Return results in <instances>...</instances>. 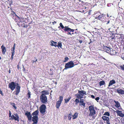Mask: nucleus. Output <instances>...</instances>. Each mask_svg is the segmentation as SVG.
Here are the masks:
<instances>
[{"label": "nucleus", "mask_w": 124, "mask_h": 124, "mask_svg": "<svg viewBox=\"0 0 124 124\" xmlns=\"http://www.w3.org/2000/svg\"><path fill=\"white\" fill-rule=\"evenodd\" d=\"M89 109L90 112L89 116L92 117L93 119H95V117L94 115L96 114V111L94 108L93 106L91 105L89 106Z\"/></svg>", "instance_id": "f257e3e1"}, {"label": "nucleus", "mask_w": 124, "mask_h": 124, "mask_svg": "<svg viewBox=\"0 0 124 124\" xmlns=\"http://www.w3.org/2000/svg\"><path fill=\"white\" fill-rule=\"evenodd\" d=\"M74 65L73 62L71 61L65 64V68L63 69V71H64L65 70H67L69 68H71L74 67Z\"/></svg>", "instance_id": "f03ea898"}, {"label": "nucleus", "mask_w": 124, "mask_h": 124, "mask_svg": "<svg viewBox=\"0 0 124 124\" xmlns=\"http://www.w3.org/2000/svg\"><path fill=\"white\" fill-rule=\"evenodd\" d=\"M40 100L41 102L43 103L46 104L47 101V96L45 95L41 94L40 97Z\"/></svg>", "instance_id": "7ed1b4c3"}, {"label": "nucleus", "mask_w": 124, "mask_h": 124, "mask_svg": "<svg viewBox=\"0 0 124 124\" xmlns=\"http://www.w3.org/2000/svg\"><path fill=\"white\" fill-rule=\"evenodd\" d=\"M46 106L44 104L41 105L39 108V111L40 112L43 114L44 115L46 112Z\"/></svg>", "instance_id": "20e7f679"}, {"label": "nucleus", "mask_w": 124, "mask_h": 124, "mask_svg": "<svg viewBox=\"0 0 124 124\" xmlns=\"http://www.w3.org/2000/svg\"><path fill=\"white\" fill-rule=\"evenodd\" d=\"M8 86V88H10L11 90L13 91L16 88V83L13 82H11L9 83Z\"/></svg>", "instance_id": "39448f33"}, {"label": "nucleus", "mask_w": 124, "mask_h": 124, "mask_svg": "<svg viewBox=\"0 0 124 124\" xmlns=\"http://www.w3.org/2000/svg\"><path fill=\"white\" fill-rule=\"evenodd\" d=\"M102 118L104 121V123H105V121H106V123L107 124H110V119L108 117L105 116H103L102 117Z\"/></svg>", "instance_id": "423d86ee"}, {"label": "nucleus", "mask_w": 124, "mask_h": 124, "mask_svg": "<svg viewBox=\"0 0 124 124\" xmlns=\"http://www.w3.org/2000/svg\"><path fill=\"white\" fill-rule=\"evenodd\" d=\"M14 115L16 116H15L13 115L11 117V118H9V120H13L14 119L15 120L17 121H19V116L17 113L15 114Z\"/></svg>", "instance_id": "0eeeda50"}, {"label": "nucleus", "mask_w": 124, "mask_h": 124, "mask_svg": "<svg viewBox=\"0 0 124 124\" xmlns=\"http://www.w3.org/2000/svg\"><path fill=\"white\" fill-rule=\"evenodd\" d=\"M25 115L27 116L28 120L31 121V119L32 116L30 112L28 111H26L25 112Z\"/></svg>", "instance_id": "6e6552de"}, {"label": "nucleus", "mask_w": 124, "mask_h": 124, "mask_svg": "<svg viewBox=\"0 0 124 124\" xmlns=\"http://www.w3.org/2000/svg\"><path fill=\"white\" fill-rule=\"evenodd\" d=\"M32 121L33 122L32 124H37L38 120V118L37 116H33L32 117Z\"/></svg>", "instance_id": "1a4fd4ad"}, {"label": "nucleus", "mask_w": 124, "mask_h": 124, "mask_svg": "<svg viewBox=\"0 0 124 124\" xmlns=\"http://www.w3.org/2000/svg\"><path fill=\"white\" fill-rule=\"evenodd\" d=\"M64 30L65 32L67 31L68 32L69 31H70V32H73L74 31V30L71 29L67 26H65V28L64 29Z\"/></svg>", "instance_id": "9d476101"}, {"label": "nucleus", "mask_w": 124, "mask_h": 124, "mask_svg": "<svg viewBox=\"0 0 124 124\" xmlns=\"http://www.w3.org/2000/svg\"><path fill=\"white\" fill-rule=\"evenodd\" d=\"M108 54H110L111 55H114L116 54V52L115 50H113L112 48H111L109 51Z\"/></svg>", "instance_id": "9b49d317"}, {"label": "nucleus", "mask_w": 124, "mask_h": 124, "mask_svg": "<svg viewBox=\"0 0 124 124\" xmlns=\"http://www.w3.org/2000/svg\"><path fill=\"white\" fill-rule=\"evenodd\" d=\"M115 112L117 113L118 116L120 117H123L124 116V114L122 113V111L117 110L115 111Z\"/></svg>", "instance_id": "f8f14e48"}, {"label": "nucleus", "mask_w": 124, "mask_h": 124, "mask_svg": "<svg viewBox=\"0 0 124 124\" xmlns=\"http://www.w3.org/2000/svg\"><path fill=\"white\" fill-rule=\"evenodd\" d=\"M17 86L16 87V95L18 94L20 92V87L18 83H17Z\"/></svg>", "instance_id": "ddd939ff"}, {"label": "nucleus", "mask_w": 124, "mask_h": 124, "mask_svg": "<svg viewBox=\"0 0 124 124\" xmlns=\"http://www.w3.org/2000/svg\"><path fill=\"white\" fill-rule=\"evenodd\" d=\"M78 93H79L81 95L82 97H83V96L84 95H86V92L84 91L79 90L78 92Z\"/></svg>", "instance_id": "4468645a"}, {"label": "nucleus", "mask_w": 124, "mask_h": 124, "mask_svg": "<svg viewBox=\"0 0 124 124\" xmlns=\"http://www.w3.org/2000/svg\"><path fill=\"white\" fill-rule=\"evenodd\" d=\"M103 48L104 50V51L107 53H108L110 48L109 47H107L106 46H104L103 47Z\"/></svg>", "instance_id": "2eb2a0df"}, {"label": "nucleus", "mask_w": 124, "mask_h": 124, "mask_svg": "<svg viewBox=\"0 0 124 124\" xmlns=\"http://www.w3.org/2000/svg\"><path fill=\"white\" fill-rule=\"evenodd\" d=\"M104 17L103 16V15H99L97 17H96L95 19H98L99 20H101L102 22H103L104 21L102 20V19L103 18H104Z\"/></svg>", "instance_id": "dca6fc26"}, {"label": "nucleus", "mask_w": 124, "mask_h": 124, "mask_svg": "<svg viewBox=\"0 0 124 124\" xmlns=\"http://www.w3.org/2000/svg\"><path fill=\"white\" fill-rule=\"evenodd\" d=\"M116 92L119 94H124V91L122 89H117V90Z\"/></svg>", "instance_id": "f3484780"}, {"label": "nucleus", "mask_w": 124, "mask_h": 124, "mask_svg": "<svg viewBox=\"0 0 124 124\" xmlns=\"http://www.w3.org/2000/svg\"><path fill=\"white\" fill-rule=\"evenodd\" d=\"M1 48L2 49V54H5L6 51L5 47L3 46V45H2L1 46Z\"/></svg>", "instance_id": "a211bd4d"}, {"label": "nucleus", "mask_w": 124, "mask_h": 124, "mask_svg": "<svg viewBox=\"0 0 124 124\" xmlns=\"http://www.w3.org/2000/svg\"><path fill=\"white\" fill-rule=\"evenodd\" d=\"M116 81L114 79H112L110 81L108 85V87H109L111 85H113L115 84Z\"/></svg>", "instance_id": "6ab92c4d"}, {"label": "nucleus", "mask_w": 124, "mask_h": 124, "mask_svg": "<svg viewBox=\"0 0 124 124\" xmlns=\"http://www.w3.org/2000/svg\"><path fill=\"white\" fill-rule=\"evenodd\" d=\"M114 102L116 104L115 106L116 108H118L120 107V104L118 101L114 100Z\"/></svg>", "instance_id": "aec40b11"}, {"label": "nucleus", "mask_w": 124, "mask_h": 124, "mask_svg": "<svg viewBox=\"0 0 124 124\" xmlns=\"http://www.w3.org/2000/svg\"><path fill=\"white\" fill-rule=\"evenodd\" d=\"M51 44H50V45L52 46H54L55 47H56L57 46V45L56 44L57 43L56 42H54L53 40H51Z\"/></svg>", "instance_id": "412c9836"}, {"label": "nucleus", "mask_w": 124, "mask_h": 124, "mask_svg": "<svg viewBox=\"0 0 124 124\" xmlns=\"http://www.w3.org/2000/svg\"><path fill=\"white\" fill-rule=\"evenodd\" d=\"M79 103H80V105H81L85 107V103H84L83 99H81L79 101Z\"/></svg>", "instance_id": "4be33fe9"}, {"label": "nucleus", "mask_w": 124, "mask_h": 124, "mask_svg": "<svg viewBox=\"0 0 124 124\" xmlns=\"http://www.w3.org/2000/svg\"><path fill=\"white\" fill-rule=\"evenodd\" d=\"M61 102H60L59 101H57L56 104V107L57 108H59L61 104Z\"/></svg>", "instance_id": "5701e85b"}, {"label": "nucleus", "mask_w": 124, "mask_h": 124, "mask_svg": "<svg viewBox=\"0 0 124 124\" xmlns=\"http://www.w3.org/2000/svg\"><path fill=\"white\" fill-rule=\"evenodd\" d=\"M39 113V111L38 110H37L32 113V115L34 116H37V115Z\"/></svg>", "instance_id": "b1692460"}, {"label": "nucleus", "mask_w": 124, "mask_h": 124, "mask_svg": "<svg viewBox=\"0 0 124 124\" xmlns=\"http://www.w3.org/2000/svg\"><path fill=\"white\" fill-rule=\"evenodd\" d=\"M78 113L77 112L75 113L74 115L73 116V119H74L76 118L78 116Z\"/></svg>", "instance_id": "393cba45"}, {"label": "nucleus", "mask_w": 124, "mask_h": 124, "mask_svg": "<svg viewBox=\"0 0 124 124\" xmlns=\"http://www.w3.org/2000/svg\"><path fill=\"white\" fill-rule=\"evenodd\" d=\"M12 13H11V14L13 16L12 17V18L13 19H14L15 17H16L18 16L16 14L15 12L14 11H12Z\"/></svg>", "instance_id": "a878e982"}, {"label": "nucleus", "mask_w": 124, "mask_h": 124, "mask_svg": "<svg viewBox=\"0 0 124 124\" xmlns=\"http://www.w3.org/2000/svg\"><path fill=\"white\" fill-rule=\"evenodd\" d=\"M99 85L100 86H101L102 85H105V83L104 81L102 80V81H101L99 83Z\"/></svg>", "instance_id": "bb28decb"}, {"label": "nucleus", "mask_w": 124, "mask_h": 124, "mask_svg": "<svg viewBox=\"0 0 124 124\" xmlns=\"http://www.w3.org/2000/svg\"><path fill=\"white\" fill-rule=\"evenodd\" d=\"M42 94H43L44 95H48L49 94V92L45 90L42 91Z\"/></svg>", "instance_id": "cd10ccee"}, {"label": "nucleus", "mask_w": 124, "mask_h": 124, "mask_svg": "<svg viewBox=\"0 0 124 124\" xmlns=\"http://www.w3.org/2000/svg\"><path fill=\"white\" fill-rule=\"evenodd\" d=\"M76 97L78 98L81 99L83 98V97H82L80 94L79 93H77L76 94Z\"/></svg>", "instance_id": "c85d7f7f"}, {"label": "nucleus", "mask_w": 124, "mask_h": 124, "mask_svg": "<svg viewBox=\"0 0 124 124\" xmlns=\"http://www.w3.org/2000/svg\"><path fill=\"white\" fill-rule=\"evenodd\" d=\"M72 117V115L71 113L69 114L68 116V119L69 120H70Z\"/></svg>", "instance_id": "c756f323"}, {"label": "nucleus", "mask_w": 124, "mask_h": 124, "mask_svg": "<svg viewBox=\"0 0 124 124\" xmlns=\"http://www.w3.org/2000/svg\"><path fill=\"white\" fill-rule=\"evenodd\" d=\"M18 17L19 20L21 22H23L24 21V18L23 17H20L18 16H17Z\"/></svg>", "instance_id": "7c9ffc66"}, {"label": "nucleus", "mask_w": 124, "mask_h": 124, "mask_svg": "<svg viewBox=\"0 0 124 124\" xmlns=\"http://www.w3.org/2000/svg\"><path fill=\"white\" fill-rule=\"evenodd\" d=\"M71 98V97H70L67 99H65V103H67L69 101Z\"/></svg>", "instance_id": "2f4dec72"}, {"label": "nucleus", "mask_w": 124, "mask_h": 124, "mask_svg": "<svg viewBox=\"0 0 124 124\" xmlns=\"http://www.w3.org/2000/svg\"><path fill=\"white\" fill-rule=\"evenodd\" d=\"M62 44L61 42H58V45L57 46L59 47L62 48Z\"/></svg>", "instance_id": "473e14b6"}, {"label": "nucleus", "mask_w": 124, "mask_h": 124, "mask_svg": "<svg viewBox=\"0 0 124 124\" xmlns=\"http://www.w3.org/2000/svg\"><path fill=\"white\" fill-rule=\"evenodd\" d=\"M104 115H106L109 116H110V114L108 112H105V113L103 114V116H104Z\"/></svg>", "instance_id": "72a5a7b5"}, {"label": "nucleus", "mask_w": 124, "mask_h": 124, "mask_svg": "<svg viewBox=\"0 0 124 124\" xmlns=\"http://www.w3.org/2000/svg\"><path fill=\"white\" fill-rule=\"evenodd\" d=\"M63 97L62 96H60L59 97V100L58 101H59L60 102H62V101L63 100Z\"/></svg>", "instance_id": "f704fd0d"}, {"label": "nucleus", "mask_w": 124, "mask_h": 124, "mask_svg": "<svg viewBox=\"0 0 124 124\" xmlns=\"http://www.w3.org/2000/svg\"><path fill=\"white\" fill-rule=\"evenodd\" d=\"M60 26L61 27L62 29H63L65 28V27H64V26L62 25V23H60L59 24Z\"/></svg>", "instance_id": "c9c22d12"}, {"label": "nucleus", "mask_w": 124, "mask_h": 124, "mask_svg": "<svg viewBox=\"0 0 124 124\" xmlns=\"http://www.w3.org/2000/svg\"><path fill=\"white\" fill-rule=\"evenodd\" d=\"M75 101L76 102V104H77L79 102V101L78 99H76Z\"/></svg>", "instance_id": "e433bc0d"}, {"label": "nucleus", "mask_w": 124, "mask_h": 124, "mask_svg": "<svg viewBox=\"0 0 124 124\" xmlns=\"http://www.w3.org/2000/svg\"><path fill=\"white\" fill-rule=\"evenodd\" d=\"M31 92L29 91L28 92L27 94L28 97L29 99H30L31 98Z\"/></svg>", "instance_id": "4c0bfd02"}, {"label": "nucleus", "mask_w": 124, "mask_h": 124, "mask_svg": "<svg viewBox=\"0 0 124 124\" xmlns=\"http://www.w3.org/2000/svg\"><path fill=\"white\" fill-rule=\"evenodd\" d=\"M65 60L64 61V62H66L68 60L69 58L68 57H65Z\"/></svg>", "instance_id": "58836bf2"}, {"label": "nucleus", "mask_w": 124, "mask_h": 124, "mask_svg": "<svg viewBox=\"0 0 124 124\" xmlns=\"http://www.w3.org/2000/svg\"><path fill=\"white\" fill-rule=\"evenodd\" d=\"M95 100L97 102H98V101L100 99V98L99 97H97L95 98Z\"/></svg>", "instance_id": "ea45409f"}, {"label": "nucleus", "mask_w": 124, "mask_h": 124, "mask_svg": "<svg viewBox=\"0 0 124 124\" xmlns=\"http://www.w3.org/2000/svg\"><path fill=\"white\" fill-rule=\"evenodd\" d=\"M12 106L15 109H16L17 108V107L15 106V104L14 103H13Z\"/></svg>", "instance_id": "a19ab883"}, {"label": "nucleus", "mask_w": 124, "mask_h": 124, "mask_svg": "<svg viewBox=\"0 0 124 124\" xmlns=\"http://www.w3.org/2000/svg\"><path fill=\"white\" fill-rule=\"evenodd\" d=\"M120 67L121 68V69L122 70H124V65H121L120 66Z\"/></svg>", "instance_id": "79ce46f5"}, {"label": "nucleus", "mask_w": 124, "mask_h": 124, "mask_svg": "<svg viewBox=\"0 0 124 124\" xmlns=\"http://www.w3.org/2000/svg\"><path fill=\"white\" fill-rule=\"evenodd\" d=\"M18 18V17H15V19L14 20L16 22H17V21Z\"/></svg>", "instance_id": "37998d69"}, {"label": "nucleus", "mask_w": 124, "mask_h": 124, "mask_svg": "<svg viewBox=\"0 0 124 124\" xmlns=\"http://www.w3.org/2000/svg\"><path fill=\"white\" fill-rule=\"evenodd\" d=\"M12 52V54L13 55H14L15 54V50H13V49H12L11 50Z\"/></svg>", "instance_id": "c03bdc74"}, {"label": "nucleus", "mask_w": 124, "mask_h": 124, "mask_svg": "<svg viewBox=\"0 0 124 124\" xmlns=\"http://www.w3.org/2000/svg\"><path fill=\"white\" fill-rule=\"evenodd\" d=\"M105 22H107L106 24L107 25L109 23L110 20H108L107 21H105Z\"/></svg>", "instance_id": "a18cd8bd"}, {"label": "nucleus", "mask_w": 124, "mask_h": 124, "mask_svg": "<svg viewBox=\"0 0 124 124\" xmlns=\"http://www.w3.org/2000/svg\"><path fill=\"white\" fill-rule=\"evenodd\" d=\"M9 117H11L12 116H11V111H9Z\"/></svg>", "instance_id": "49530a36"}, {"label": "nucleus", "mask_w": 124, "mask_h": 124, "mask_svg": "<svg viewBox=\"0 0 124 124\" xmlns=\"http://www.w3.org/2000/svg\"><path fill=\"white\" fill-rule=\"evenodd\" d=\"M0 94H1L2 96H3V94L2 93V91H1L0 88Z\"/></svg>", "instance_id": "de8ad7c7"}, {"label": "nucleus", "mask_w": 124, "mask_h": 124, "mask_svg": "<svg viewBox=\"0 0 124 124\" xmlns=\"http://www.w3.org/2000/svg\"><path fill=\"white\" fill-rule=\"evenodd\" d=\"M91 97L93 99H95V97L94 95H91Z\"/></svg>", "instance_id": "09e8293b"}, {"label": "nucleus", "mask_w": 124, "mask_h": 124, "mask_svg": "<svg viewBox=\"0 0 124 124\" xmlns=\"http://www.w3.org/2000/svg\"><path fill=\"white\" fill-rule=\"evenodd\" d=\"M67 34L68 35H70L71 36L72 35V34L70 32H68Z\"/></svg>", "instance_id": "8fccbe9b"}, {"label": "nucleus", "mask_w": 124, "mask_h": 124, "mask_svg": "<svg viewBox=\"0 0 124 124\" xmlns=\"http://www.w3.org/2000/svg\"><path fill=\"white\" fill-rule=\"evenodd\" d=\"M123 56L122 55L121 56V58L124 60V54H123Z\"/></svg>", "instance_id": "3c124183"}, {"label": "nucleus", "mask_w": 124, "mask_h": 124, "mask_svg": "<svg viewBox=\"0 0 124 124\" xmlns=\"http://www.w3.org/2000/svg\"><path fill=\"white\" fill-rule=\"evenodd\" d=\"M14 55H12H12H11V60H12L13 59V56Z\"/></svg>", "instance_id": "603ef678"}, {"label": "nucleus", "mask_w": 124, "mask_h": 124, "mask_svg": "<svg viewBox=\"0 0 124 124\" xmlns=\"http://www.w3.org/2000/svg\"><path fill=\"white\" fill-rule=\"evenodd\" d=\"M92 11L91 10H90L88 12V15H90L91 14V11Z\"/></svg>", "instance_id": "864d4df0"}, {"label": "nucleus", "mask_w": 124, "mask_h": 124, "mask_svg": "<svg viewBox=\"0 0 124 124\" xmlns=\"http://www.w3.org/2000/svg\"><path fill=\"white\" fill-rule=\"evenodd\" d=\"M52 23L54 25V24L55 23H56V22L55 21H54V22H52Z\"/></svg>", "instance_id": "5fc2aeb1"}, {"label": "nucleus", "mask_w": 124, "mask_h": 124, "mask_svg": "<svg viewBox=\"0 0 124 124\" xmlns=\"http://www.w3.org/2000/svg\"><path fill=\"white\" fill-rule=\"evenodd\" d=\"M37 59H36V60H33V63L34 62H36L37 61Z\"/></svg>", "instance_id": "6e6d98bb"}, {"label": "nucleus", "mask_w": 124, "mask_h": 124, "mask_svg": "<svg viewBox=\"0 0 124 124\" xmlns=\"http://www.w3.org/2000/svg\"><path fill=\"white\" fill-rule=\"evenodd\" d=\"M79 42H80V43H81L82 42V40H79Z\"/></svg>", "instance_id": "4d7b16f0"}, {"label": "nucleus", "mask_w": 124, "mask_h": 124, "mask_svg": "<svg viewBox=\"0 0 124 124\" xmlns=\"http://www.w3.org/2000/svg\"><path fill=\"white\" fill-rule=\"evenodd\" d=\"M23 70L24 71H25V68H24V67L23 66Z\"/></svg>", "instance_id": "13d9d810"}, {"label": "nucleus", "mask_w": 124, "mask_h": 124, "mask_svg": "<svg viewBox=\"0 0 124 124\" xmlns=\"http://www.w3.org/2000/svg\"><path fill=\"white\" fill-rule=\"evenodd\" d=\"M118 108V109L119 110H120V109H122L121 106L120 107H119V108Z\"/></svg>", "instance_id": "bf43d9fd"}, {"label": "nucleus", "mask_w": 124, "mask_h": 124, "mask_svg": "<svg viewBox=\"0 0 124 124\" xmlns=\"http://www.w3.org/2000/svg\"><path fill=\"white\" fill-rule=\"evenodd\" d=\"M15 47V43L14 44V46L13 47Z\"/></svg>", "instance_id": "052dcab7"}, {"label": "nucleus", "mask_w": 124, "mask_h": 124, "mask_svg": "<svg viewBox=\"0 0 124 124\" xmlns=\"http://www.w3.org/2000/svg\"><path fill=\"white\" fill-rule=\"evenodd\" d=\"M15 47H13V48L12 49H13V50H15Z\"/></svg>", "instance_id": "680f3d73"}, {"label": "nucleus", "mask_w": 124, "mask_h": 124, "mask_svg": "<svg viewBox=\"0 0 124 124\" xmlns=\"http://www.w3.org/2000/svg\"><path fill=\"white\" fill-rule=\"evenodd\" d=\"M8 72H9V73H10V70H9Z\"/></svg>", "instance_id": "e2e57ef3"}, {"label": "nucleus", "mask_w": 124, "mask_h": 124, "mask_svg": "<svg viewBox=\"0 0 124 124\" xmlns=\"http://www.w3.org/2000/svg\"><path fill=\"white\" fill-rule=\"evenodd\" d=\"M72 34H74V33H72Z\"/></svg>", "instance_id": "0e129e2a"}, {"label": "nucleus", "mask_w": 124, "mask_h": 124, "mask_svg": "<svg viewBox=\"0 0 124 124\" xmlns=\"http://www.w3.org/2000/svg\"><path fill=\"white\" fill-rule=\"evenodd\" d=\"M75 32V33H77V32Z\"/></svg>", "instance_id": "69168bd1"}, {"label": "nucleus", "mask_w": 124, "mask_h": 124, "mask_svg": "<svg viewBox=\"0 0 124 124\" xmlns=\"http://www.w3.org/2000/svg\"><path fill=\"white\" fill-rule=\"evenodd\" d=\"M91 43V42H90L89 43V44H90V43Z\"/></svg>", "instance_id": "338daca9"}, {"label": "nucleus", "mask_w": 124, "mask_h": 124, "mask_svg": "<svg viewBox=\"0 0 124 124\" xmlns=\"http://www.w3.org/2000/svg\"><path fill=\"white\" fill-rule=\"evenodd\" d=\"M1 59V57H0V60Z\"/></svg>", "instance_id": "774afa93"}]
</instances>
